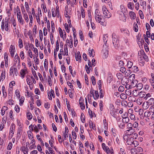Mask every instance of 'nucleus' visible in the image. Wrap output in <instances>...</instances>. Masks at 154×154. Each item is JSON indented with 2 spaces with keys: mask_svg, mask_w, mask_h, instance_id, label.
I'll list each match as a JSON object with an SVG mask.
<instances>
[{
  "mask_svg": "<svg viewBox=\"0 0 154 154\" xmlns=\"http://www.w3.org/2000/svg\"><path fill=\"white\" fill-rule=\"evenodd\" d=\"M120 97L122 99L125 100L127 98V96L125 94L122 93L120 95Z\"/></svg>",
  "mask_w": 154,
  "mask_h": 154,
  "instance_id": "3c124183",
  "label": "nucleus"
},
{
  "mask_svg": "<svg viewBox=\"0 0 154 154\" xmlns=\"http://www.w3.org/2000/svg\"><path fill=\"white\" fill-rule=\"evenodd\" d=\"M151 114V112L149 110H146L144 113V116L145 117H148L150 116Z\"/></svg>",
  "mask_w": 154,
  "mask_h": 154,
  "instance_id": "bb28decb",
  "label": "nucleus"
},
{
  "mask_svg": "<svg viewBox=\"0 0 154 154\" xmlns=\"http://www.w3.org/2000/svg\"><path fill=\"white\" fill-rule=\"evenodd\" d=\"M133 65V63L131 61H128L127 64V66L129 69H130L132 68V66Z\"/></svg>",
  "mask_w": 154,
  "mask_h": 154,
  "instance_id": "4c0bfd02",
  "label": "nucleus"
},
{
  "mask_svg": "<svg viewBox=\"0 0 154 154\" xmlns=\"http://www.w3.org/2000/svg\"><path fill=\"white\" fill-rule=\"evenodd\" d=\"M102 146L103 149L106 152L108 153L109 152V148L107 146H106L105 143H102Z\"/></svg>",
  "mask_w": 154,
  "mask_h": 154,
  "instance_id": "4468645a",
  "label": "nucleus"
},
{
  "mask_svg": "<svg viewBox=\"0 0 154 154\" xmlns=\"http://www.w3.org/2000/svg\"><path fill=\"white\" fill-rule=\"evenodd\" d=\"M131 69L134 72L136 73L138 71V67L136 66H134L132 67Z\"/></svg>",
  "mask_w": 154,
  "mask_h": 154,
  "instance_id": "7c9ffc66",
  "label": "nucleus"
},
{
  "mask_svg": "<svg viewBox=\"0 0 154 154\" xmlns=\"http://www.w3.org/2000/svg\"><path fill=\"white\" fill-rule=\"evenodd\" d=\"M84 100L82 98H80L79 100V104L80 105L81 109L83 110L85 109V106L84 104Z\"/></svg>",
  "mask_w": 154,
  "mask_h": 154,
  "instance_id": "1a4fd4ad",
  "label": "nucleus"
},
{
  "mask_svg": "<svg viewBox=\"0 0 154 154\" xmlns=\"http://www.w3.org/2000/svg\"><path fill=\"white\" fill-rule=\"evenodd\" d=\"M9 19H7L6 18L5 19V30L6 31H8L9 30L8 28V21L9 20Z\"/></svg>",
  "mask_w": 154,
  "mask_h": 154,
  "instance_id": "aec40b11",
  "label": "nucleus"
},
{
  "mask_svg": "<svg viewBox=\"0 0 154 154\" xmlns=\"http://www.w3.org/2000/svg\"><path fill=\"white\" fill-rule=\"evenodd\" d=\"M22 131L23 130L22 127H20L18 128L17 134V137L18 138V139L20 137Z\"/></svg>",
  "mask_w": 154,
  "mask_h": 154,
  "instance_id": "9b49d317",
  "label": "nucleus"
},
{
  "mask_svg": "<svg viewBox=\"0 0 154 154\" xmlns=\"http://www.w3.org/2000/svg\"><path fill=\"white\" fill-rule=\"evenodd\" d=\"M27 116L28 119L29 120H31L32 118V116L30 112H28L27 113Z\"/></svg>",
  "mask_w": 154,
  "mask_h": 154,
  "instance_id": "49530a36",
  "label": "nucleus"
},
{
  "mask_svg": "<svg viewBox=\"0 0 154 154\" xmlns=\"http://www.w3.org/2000/svg\"><path fill=\"white\" fill-rule=\"evenodd\" d=\"M138 137V134L137 133H134L132 134L131 136H130V137L133 138V140L136 139Z\"/></svg>",
  "mask_w": 154,
  "mask_h": 154,
  "instance_id": "f704fd0d",
  "label": "nucleus"
},
{
  "mask_svg": "<svg viewBox=\"0 0 154 154\" xmlns=\"http://www.w3.org/2000/svg\"><path fill=\"white\" fill-rule=\"evenodd\" d=\"M17 17L22 16L20 9L18 6L17 7Z\"/></svg>",
  "mask_w": 154,
  "mask_h": 154,
  "instance_id": "c756f323",
  "label": "nucleus"
},
{
  "mask_svg": "<svg viewBox=\"0 0 154 154\" xmlns=\"http://www.w3.org/2000/svg\"><path fill=\"white\" fill-rule=\"evenodd\" d=\"M102 11L104 17L109 18L111 17V13L108 11L105 6L103 5V6Z\"/></svg>",
  "mask_w": 154,
  "mask_h": 154,
  "instance_id": "f257e3e1",
  "label": "nucleus"
},
{
  "mask_svg": "<svg viewBox=\"0 0 154 154\" xmlns=\"http://www.w3.org/2000/svg\"><path fill=\"white\" fill-rule=\"evenodd\" d=\"M145 94L146 93L145 92L142 91H140V92H139L138 96L140 97V98H142V97H144L145 95Z\"/></svg>",
  "mask_w": 154,
  "mask_h": 154,
  "instance_id": "a19ab883",
  "label": "nucleus"
},
{
  "mask_svg": "<svg viewBox=\"0 0 154 154\" xmlns=\"http://www.w3.org/2000/svg\"><path fill=\"white\" fill-rule=\"evenodd\" d=\"M28 137L30 139H32L33 138V137L32 135V134L30 131H28Z\"/></svg>",
  "mask_w": 154,
  "mask_h": 154,
  "instance_id": "79ce46f5",
  "label": "nucleus"
},
{
  "mask_svg": "<svg viewBox=\"0 0 154 154\" xmlns=\"http://www.w3.org/2000/svg\"><path fill=\"white\" fill-rule=\"evenodd\" d=\"M75 59L76 61H78L79 62H81V56L79 51H78L77 54H75Z\"/></svg>",
  "mask_w": 154,
  "mask_h": 154,
  "instance_id": "9d476101",
  "label": "nucleus"
},
{
  "mask_svg": "<svg viewBox=\"0 0 154 154\" xmlns=\"http://www.w3.org/2000/svg\"><path fill=\"white\" fill-rule=\"evenodd\" d=\"M19 46L20 48L23 47V41L21 38H19Z\"/></svg>",
  "mask_w": 154,
  "mask_h": 154,
  "instance_id": "37998d69",
  "label": "nucleus"
},
{
  "mask_svg": "<svg viewBox=\"0 0 154 154\" xmlns=\"http://www.w3.org/2000/svg\"><path fill=\"white\" fill-rule=\"evenodd\" d=\"M94 51L93 49H91L90 48L89 50V54L90 56L91 57L93 55V53H94Z\"/></svg>",
  "mask_w": 154,
  "mask_h": 154,
  "instance_id": "09e8293b",
  "label": "nucleus"
},
{
  "mask_svg": "<svg viewBox=\"0 0 154 154\" xmlns=\"http://www.w3.org/2000/svg\"><path fill=\"white\" fill-rule=\"evenodd\" d=\"M122 121L123 123H127L129 122V119L128 117L123 118Z\"/></svg>",
  "mask_w": 154,
  "mask_h": 154,
  "instance_id": "72a5a7b5",
  "label": "nucleus"
},
{
  "mask_svg": "<svg viewBox=\"0 0 154 154\" xmlns=\"http://www.w3.org/2000/svg\"><path fill=\"white\" fill-rule=\"evenodd\" d=\"M103 125L105 129L106 130L108 128V124L106 122V119L103 120Z\"/></svg>",
  "mask_w": 154,
  "mask_h": 154,
  "instance_id": "5fc2aeb1",
  "label": "nucleus"
},
{
  "mask_svg": "<svg viewBox=\"0 0 154 154\" xmlns=\"http://www.w3.org/2000/svg\"><path fill=\"white\" fill-rule=\"evenodd\" d=\"M112 42L114 46L116 48H118L120 46L119 41L117 38L115 33H113L112 35Z\"/></svg>",
  "mask_w": 154,
  "mask_h": 154,
  "instance_id": "7ed1b4c3",
  "label": "nucleus"
},
{
  "mask_svg": "<svg viewBox=\"0 0 154 154\" xmlns=\"http://www.w3.org/2000/svg\"><path fill=\"white\" fill-rule=\"evenodd\" d=\"M91 80L92 85H95L96 84V82L95 78L94 76H92L91 77Z\"/></svg>",
  "mask_w": 154,
  "mask_h": 154,
  "instance_id": "a18cd8bd",
  "label": "nucleus"
},
{
  "mask_svg": "<svg viewBox=\"0 0 154 154\" xmlns=\"http://www.w3.org/2000/svg\"><path fill=\"white\" fill-rule=\"evenodd\" d=\"M17 18L19 22L22 25H23L24 24L25 22L23 19L22 16L17 17Z\"/></svg>",
  "mask_w": 154,
  "mask_h": 154,
  "instance_id": "2eb2a0df",
  "label": "nucleus"
},
{
  "mask_svg": "<svg viewBox=\"0 0 154 154\" xmlns=\"http://www.w3.org/2000/svg\"><path fill=\"white\" fill-rule=\"evenodd\" d=\"M137 88L138 90H141L143 87V85L141 83H139L136 85Z\"/></svg>",
  "mask_w": 154,
  "mask_h": 154,
  "instance_id": "e433bc0d",
  "label": "nucleus"
},
{
  "mask_svg": "<svg viewBox=\"0 0 154 154\" xmlns=\"http://www.w3.org/2000/svg\"><path fill=\"white\" fill-rule=\"evenodd\" d=\"M24 100V97H22L20 99V106L22 105Z\"/></svg>",
  "mask_w": 154,
  "mask_h": 154,
  "instance_id": "e2e57ef3",
  "label": "nucleus"
},
{
  "mask_svg": "<svg viewBox=\"0 0 154 154\" xmlns=\"http://www.w3.org/2000/svg\"><path fill=\"white\" fill-rule=\"evenodd\" d=\"M118 124L119 128L121 129H123L125 128V125L124 124V123H123V122L120 123L119 122H118Z\"/></svg>",
  "mask_w": 154,
  "mask_h": 154,
  "instance_id": "c85d7f7f",
  "label": "nucleus"
},
{
  "mask_svg": "<svg viewBox=\"0 0 154 154\" xmlns=\"http://www.w3.org/2000/svg\"><path fill=\"white\" fill-rule=\"evenodd\" d=\"M147 102L149 105L153 106L154 105V99L153 98H151Z\"/></svg>",
  "mask_w": 154,
  "mask_h": 154,
  "instance_id": "a878e982",
  "label": "nucleus"
},
{
  "mask_svg": "<svg viewBox=\"0 0 154 154\" xmlns=\"http://www.w3.org/2000/svg\"><path fill=\"white\" fill-rule=\"evenodd\" d=\"M26 71V69H22L21 70L20 74L21 75V77L22 79H23L24 77V76L26 74L25 71Z\"/></svg>",
  "mask_w": 154,
  "mask_h": 154,
  "instance_id": "cd10ccee",
  "label": "nucleus"
},
{
  "mask_svg": "<svg viewBox=\"0 0 154 154\" xmlns=\"http://www.w3.org/2000/svg\"><path fill=\"white\" fill-rule=\"evenodd\" d=\"M128 81V80L126 78H123L122 79L121 84L122 85H124L125 84L127 83V82Z\"/></svg>",
  "mask_w": 154,
  "mask_h": 154,
  "instance_id": "393cba45",
  "label": "nucleus"
},
{
  "mask_svg": "<svg viewBox=\"0 0 154 154\" xmlns=\"http://www.w3.org/2000/svg\"><path fill=\"white\" fill-rule=\"evenodd\" d=\"M130 81L135 80V75L134 74H132L129 77Z\"/></svg>",
  "mask_w": 154,
  "mask_h": 154,
  "instance_id": "c03bdc74",
  "label": "nucleus"
},
{
  "mask_svg": "<svg viewBox=\"0 0 154 154\" xmlns=\"http://www.w3.org/2000/svg\"><path fill=\"white\" fill-rule=\"evenodd\" d=\"M134 140L133 138L129 137V138L128 139L127 141V143L128 145H129L131 146L133 145V141H134Z\"/></svg>",
  "mask_w": 154,
  "mask_h": 154,
  "instance_id": "6ab92c4d",
  "label": "nucleus"
},
{
  "mask_svg": "<svg viewBox=\"0 0 154 154\" xmlns=\"http://www.w3.org/2000/svg\"><path fill=\"white\" fill-rule=\"evenodd\" d=\"M15 51V48L14 46L12 45H11L10 48L9 49V52H10L11 56L13 57L14 54V52Z\"/></svg>",
  "mask_w": 154,
  "mask_h": 154,
  "instance_id": "6e6552de",
  "label": "nucleus"
},
{
  "mask_svg": "<svg viewBox=\"0 0 154 154\" xmlns=\"http://www.w3.org/2000/svg\"><path fill=\"white\" fill-rule=\"evenodd\" d=\"M39 35L40 40H41V41H42V40L43 35L42 31L41 30H39Z\"/></svg>",
  "mask_w": 154,
  "mask_h": 154,
  "instance_id": "6e6d98bb",
  "label": "nucleus"
},
{
  "mask_svg": "<svg viewBox=\"0 0 154 154\" xmlns=\"http://www.w3.org/2000/svg\"><path fill=\"white\" fill-rule=\"evenodd\" d=\"M89 124L90 128L93 129H94V126H93V124L91 120L89 121Z\"/></svg>",
  "mask_w": 154,
  "mask_h": 154,
  "instance_id": "69168bd1",
  "label": "nucleus"
},
{
  "mask_svg": "<svg viewBox=\"0 0 154 154\" xmlns=\"http://www.w3.org/2000/svg\"><path fill=\"white\" fill-rule=\"evenodd\" d=\"M129 15L130 18L132 19H134L136 17L135 14V13L133 11H131L129 12Z\"/></svg>",
  "mask_w": 154,
  "mask_h": 154,
  "instance_id": "dca6fc26",
  "label": "nucleus"
},
{
  "mask_svg": "<svg viewBox=\"0 0 154 154\" xmlns=\"http://www.w3.org/2000/svg\"><path fill=\"white\" fill-rule=\"evenodd\" d=\"M15 128V126L14 124V123L11 124L10 127V131L9 135V138H11L13 137Z\"/></svg>",
  "mask_w": 154,
  "mask_h": 154,
  "instance_id": "0eeeda50",
  "label": "nucleus"
},
{
  "mask_svg": "<svg viewBox=\"0 0 154 154\" xmlns=\"http://www.w3.org/2000/svg\"><path fill=\"white\" fill-rule=\"evenodd\" d=\"M102 1L103 2H105L109 6L110 8H112V5H111V3L110 2V0H102Z\"/></svg>",
  "mask_w": 154,
  "mask_h": 154,
  "instance_id": "b1692460",
  "label": "nucleus"
},
{
  "mask_svg": "<svg viewBox=\"0 0 154 154\" xmlns=\"http://www.w3.org/2000/svg\"><path fill=\"white\" fill-rule=\"evenodd\" d=\"M59 44L58 43V41L57 40L56 42V48L54 49V51H57L59 50Z\"/></svg>",
  "mask_w": 154,
  "mask_h": 154,
  "instance_id": "0e129e2a",
  "label": "nucleus"
},
{
  "mask_svg": "<svg viewBox=\"0 0 154 154\" xmlns=\"http://www.w3.org/2000/svg\"><path fill=\"white\" fill-rule=\"evenodd\" d=\"M139 91L137 90H135L133 91L132 94L134 97H137L138 96Z\"/></svg>",
  "mask_w": 154,
  "mask_h": 154,
  "instance_id": "473e14b6",
  "label": "nucleus"
},
{
  "mask_svg": "<svg viewBox=\"0 0 154 154\" xmlns=\"http://www.w3.org/2000/svg\"><path fill=\"white\" fill-rule=\"evenodd\" d=\"M137 84V82L136 80L131 81V83L130 85L131 88H132L135 87Z\"/></svg>",
  "mask_w": 154,
  "mask_h": 154,
  "instance_id": "5701e85b",
  "label": "nucleus"
},
{
  "mask_svg": "<svg viewBox=\"0 0 154 154\" xmlns=\"http://www.w3.org/2000/svg\"><path fill=\"white\" fill-rule=\"evenodd\" d=\"M142 56L144 59L146 61L148 62V58L146 54L144 51H139L138 52V58L141 59Z\"/></svg>",
  "mask_w": 154,
  "mask_h": 154,
  "instance_id": "39448f33",
  "label": "nucleus"
},
{
  "mask_svg": "<svg viewBox=\"0 0 154 154\" xmlns=\"http://www.w3.org/2000/svg\"><path fill=\"white\" fill-rule=\"evenodd\" d=\"M20 149L23 152L24 154H28V149L27 147L23 146L21 147Z\"/></svg>",
  "mask_w": 154,
  "mask_h": 154,
  "instance_id": "ddd939ff",
  "label": "nucleus"
},
{
  "mask_svg": "<svg viewBox=\"0 0 154 154\" xmlns=\"http://www.w3.org/2000/svg\"><path fill=\"white\" fill-rule=\"evenodd\" d=\"M138 145V143L136 140H134L133 141V145L132 146L133 147H136Z\"/></svg>",
  "mask_w": 154,
  "mask_h": 154,
  "instance_id": "864d4df0",
  "label": "nucleus"
},
{
  "mask_svg": "<svg viewBox=\"0 0 154 154\" xmlns=\"http://www.w3.org/2000/svg\"><path fill=\"white\" fill-rule=\"evenodd\" d=\"M8 109V108L7 106H4L1 109V113L2 116H3L5 114V111L7 110Z\"/></svg>",
  "mask_w": 154,
  "mask_h": 154,
  "instance_id": "f3484780",
  "label": "nucleus"
},
{
  "mask_svg": "<svg viewBox=\"0 0 154 154\" xmlns=\"http://www.w3.org/2000/svg\"><path fill=\"white\" fill-rule=\"evenodd\" d=\"M103 20V21H102L101 20H100L97 22H98L99 23L102 25L104 26H106V22H105L104 20Z\"/></svg>",
  "mask_w": 154,
  "mask_h": 154,
  "instance_id": "680f3d73",
  "label": "nucleus"
},
{
  "mask_svg": "<svg viewBox=\"0 0 154 154\" xmlns=\"http://www.w3.org/2000/svg\"><path fill=\"white\" fill-rule=\"evenodd\" d=\"M68 5H66L65 6V17H69V18H70V17L68 15Z\"/></svg>",
  "mask_w": 154,
  "mask_h": 154,
  "instance_id": "a211bd4d",
  "label": "nucleus"
},
{
  "mask_svg": "<svg viewBox=\"0 0 154 154\" xmlns=\"http://www.w3.org/2000/svg\"><path fill=\"white\" fill-rule=\"evenodd\" d=\"M126 133L129 136V137H130V136H131L135 132V131L134 129H132L128 130H126Z\"/></svg>",
  "mask_w": 154,
  "mask_h": 154,
  "instance_id": "f8f14e48",
  "label": "nucleus"
},
{
  "mask_svg": "<svg viewBox=\"0 0 154 154\" xmlns=\"http://www.w3.org/2000/svg\"><path fill=\"white\" fill-rule=\"evenodd\" d=\"M1 77L3 79H5V70L2 71Z\"/></svg>",
  "mask_w": 154,
  "mask_h": 154,
  "instance_id": "8fccbe9b",
  "label": "nucleus"
},
{
  "mask_svg": "<svg viewBox=\"0 0 154 154\" xmlns=\"http://www.w3.org/2000/svg\"><path fill=\"white\" fill-rule=\"evenodd\" d=\"M81 11L82 14V18H84L85 16V11L84 9H83L82 7L81 8Z\"/></svg>",
  "mask_w": 154,
  "mask_h": 154,
  "instance_id": "052dcab7",
  "label": "nucleus"
},
{
  "mask_svg": "<svg viewBox=\"0 0 154 154\" xmlns=\"http://www.w3.org/2000/svg\"><path fill=\"white\" fill-rule=\"evenodd\" d=\"M95 17L97 21L103 20V17L100 14V11L98 9H96L95 10Z\"/></svg>",
  "mask_w": 154,
  "mask_h": 154,
  "instance_id": "20e7f679",
  "label": "nucleus"
},
{
  "mask_svg": "<svg viewBox=\"0 0 154 154\" xmlns=\"http://www.w3.org/2000/svg\"><path fill=\"white\" fill-rule=\"evenodd\" d=\"M143 36L145 40V42L147 43L148 44H149V41L148 39V37L145 34L143 35Z\"/></svg>",
  "mask_w": 154,
  "mask_h": 154,
  "instance_id": "13d9d810",
  "label": "nucleus"
},
{
  "mask_svg": "<svg viewBox=\"0 0 154 154\" xmlns=\"http://www.w3.org/2000/svg\"><path fill=\"white\" fill-rule=\"evenodd\" d=\"M102 52L103 57L106 58L108 55V47L106 44L103 45V48Z\"/></svg>",
  "mask_w": 154,
  "mask_h": 154,
  "instance_id": "423d86ee",
  "label": "nucleus"
},
{
  "mask_svg": "<svg viewBox=\"0 0 154 154\" xmlns=\"http://www.w3.org/2000/svg\"><path fill=\"white\" fill-rule=\"evenodd\" d=\"M95 100H96L99 98V95L98 94V91H95L94 93L93 96Z\"/></svg>",
  "mask_w": 154,
  "mask_h": 154,
  "instance_id": "4be33fe9",
  "label": "nucleus"
},
{
  "mask_svg": "<svg viewBox=\"0 0 154 154\" xmlns=\"http://www.w3.org/2000/svg\"><path fill=\"white\" fill-rule=\"evenodd\" d=\"M120 8H121V11H119V18L120 20H121L123 22H125L126 21V18L125 16V14L123 12V10H122H122L123 9V8H124L125 9V8L123 6H120Z\"/></svg>",
  "mask_w": 154,
  "mask_h": 154,
  "instance_id": "f03ea898",
  "label": "nucleus"
},
{
  "mask_svg": "<svg viewBox=\"0 0 154 154\" xmlns=\"http://www.w3.org/2000/svg\"><path fill=\"white\" fill-rule=\"evenodd\" d=\"M136 102L138 104L141 105L143 102V99L142 98H138L136 100Z\"/></svg>",
  "mask_w": 154,
  "mask_h": 154,
  "instance_id": "ea45409f",
  "label": "nucleus"
},
{
  "mask_svg": "<svg viewBox=\"0 0 154 154\" xmlns=\"http://www.w3.org/2000/svg\"><path fill=\"white\" fill-rule=\"evenodd\" d=\"M127 128L129 129H132L133 128V125L131 123H129L127 124Z\"/></svg>",
  "mask_w": 154,
  "mask_h": 154,
  "instance_id": "774afa93",
  "label": "nucleus"
},
{
  "mask_svg": "<svg viewBox=\"0 0 154 154\" xmlns=\"http://www.w3.org/2000/svg\"><path fill=\"white\" fill-rule=\"evenodd\" d=\"M32 73L35 78L37 79H38V78L36 75V72L35 71L32 69Z\"/></svg>",
  "mask_w": 154,
  "mask_h": 154,
  "instance_id": "de8ad7c7",
  "label": "nucleus"
},
{
  "mask_svg": "<svg viewBox=\"0 0 154 154\" xmlns=\"http://www.w3.org/2000/svg\"><path fill=\"white\" fill-rule=\"evenodd\" d=\"M11 22L12 23L14 27H16V23L15 19L14 17L11 18V19L10 20Z\"/></svg>",
  "mask_w": 154,
  "mask_h": 154,
  "instance_id": "c9c22d12",
  "label": "nucleus"
},
{
  "mask_svg": "<svg viewBox=\"0 0 154 154\" xmlns=\"http://www.w3.org/2000/svg\"><path fill=\"white\" fill-rule=\"evenodd\" d=\"M108 36V34H106L103 35V40L105 45L106 44V43L107 42Z\"/></svg>",
  "mask_w": 154,
  "mask_h": 154,
  "instance_id": "2f4dec72",
  "label": "nucleus"
},
{
  "mask_svg": "<svg viewBox=\"0 0 154 154\" xmlns=\"http://www.w3.org/2000/svg\"><path fill=\"white\" fill-rule=\"evenodd\" d=\"M133 29L135 32H137L138 31V26L137 24L135 23L134 24Z\"/></svg>",
  "mask_w": 154,
  "mask_h": 154,
  "instance_id": "58836bf2",
  "label": "nucleus"
},
{
  "mask_svg": "<svg viewBox=\"0 0 154 154\" xmlns=\"http://www.w3.org/2000/svg\"><path fill=\"white\" fill-rule=\"evenodd\" d=\"M15 110L17 113H18L20 111V108L19 106L16 105L15 106L14 108Z\"/></svg>",
  "mask_w": 154,
  "mask_h": 154,
  "instance_id": "338daca9",
  "label": "nucleus"
},
{
  "mask_svg": "<svg viewBox=\"0 0 154 154\" xmlns=\"http://www.w3.org/2000/svg\"><path fill=\"white\" fill-rule=\"evenodd\" d=\"M80 119L82 122L83 123H84L85 121V117L83 113L81 114Z\"/></svg>",
  "mask_w": 154,
  "mask_h": 154,
  "instance_id": "bf43d9fd",
  "label": "nucleus"
},
{
  "mask_svg": "<svg viewBox=\"0 0 154 154\" xmlns=\"http://www.w3.org/2000/svg\"><path fill=\"white\" fill-rule=\"evenodd\" d=\"M14 59L15 62L16 63L17 62L18 60L19 61H20V58L19 57L17 54H16Z\"/></svg>",
  "mask_w": 154,
  "mask_h": 154,
  "instance_id": "4d7b16f0",
  "label": "nucleus"
},
{
  "mask_svg": "<svg viewBox=\"0 0 154 154\" xmlns=\"http://www.w3.org/2000/svg\"><path fill=\"white\" fill-rule=\"evenodd\" d=\"M99 106L100 110L101 111H102L103 109V103L102 100L100 101Z\"/></svg>",
  "mask_w": 154,
  "mask_h": 154,
  "instance_id": "603ef678",
  "label": "nucleus"
},
{
  "mask_svg": "<svg viewBox=\"0 0 154 154\" xmlns=\"http://www.w3.org/2000/svg\"><path fill=\"white\" fill-rule=\"evenodd\" d=\"M149 105L147 102H144L142 106L143 109H146L149 107Z\"/></svg>",
  "mask_w": 154,
  "mask_h": 154,
  "instance_id": "412c9836",
  "label": "nucleus"
}]
</instances>
